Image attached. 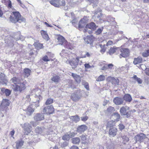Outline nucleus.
I'll use <instances>...</instances> for the list:
<instances>
[{
	"instance_id": "28",
	"label": "nucleus",
	"mask_w": 149,
	"mask_h": 149,
	"mask_svg": "<svg viewBox=\"0 0 149 149\" xmlns=\"http://www.w3.org/2000/svg\"><path fill=\"white\" fill-rule=\"evenodd\" d=\"M70 118L72 120V121L76 123H77L80 120V118L78 115L71 116L70 117Z\"/></svg>"
},
{
	"instance_id": "6",
	"label": "nucleus",
	"mask_w": 149,
	"mask_h": 149,
	"mask_svg": "<svg viewBox=\"0 0 149 149\" xmlns=\"http://www.w3.org/2000/svg\"><path fill=\"white\" fill-rule=\"evenodd\" d=\"M113 125L112 124L108 122L107 125V127H111L109 130V134L110 135L113 136H115L117 132V129L115 127H112Z\"/></svg>"
},
{
	"instance_id": "11",
	"label": "nucleus",
	"mask_w": 149,
	"mask_h": 149,
	"mask_svg": "<svg viewBox=\"0 0 149 149\" xmlns=\"http://www.w3.org/2000/svg\"><path fill=\"white\" fill-rule=\"evenodd\" d=\"M84 39L85 41V43L87 44H91L94 41V37L92 36H87L86 38H84Z\"/></svg>"
},
{
	"instance_id": "5",
	"label": "nucleus",
	"mask_w": 149,
	"mask_h": 149,
	"mask_svg": "<svg viewBox=\"0 0 149 149\" xmlns=\"http://www.w3.org/2000/svg\"><path fill=\"white\" fill-rule=\"evenodd\" d=\"M129 109V107L127 106H123L120 109V112L122 116H125L126 117L129 118L131 116L130 113L127 111Z\"/></svg>"
},
{
	"instance_id": "50",
	"label": "nucleus",
	"mask_w": 149,
	"mask_h": 149,
	"mask_svg": "<svg viewBox=\"0 0 149 149\" xmlns=\"http://www.w3.org/2000/svg\"><path fill=\"white\" fill-rule=\"evenodd\" d=\"M88 117L87 116H85L84 117H81V120L83 121H86L88 119Z\"/></svg>"
},
{
	"instance_id": "49",
	"label": "nucleus",
	"mask_w": 149,
	"mask_h": 149,
	"mask_svg": "<svg viewBox=\"0 0 149 149\" xmlns=\"http://www.w3.org/2000/svg\"><path fill=\"white\" fill-rule=\"evenodd\" d=\"M142 55L144 57H147L149 56V50H148L145 52H143Z\"/></svg>"
},
{
	"instance_id": "24",
	"label": "nucleus",
	"mask_w": 149,
	"mask_h": 149,
	"mask_svg": "<svg viewBox=\"0 0 149 149\" xmlns=\"http://www.w3.org/2000/svg\"><path fill=\"white\" fill-rule=\"evenodd\" d=\"M120 118V114L118 113H115L113 114L111 118H113L114 119V121H118Z\"/></svg>"
},
{
	"instance_id": "44",
	"label": "nucleus",
	"mask_w": 149,
	"mask_h": 149,
	"mask_svg": "<svg viewBox=\"0 0 149 149\" xmlns=\"http://www.w3.org/2000/svg\"><path fill=\"white\" fill-rule=\"evenodd\" d=\"M53 99L51 98L48 99L46 101L45 105H47L49 104H50L53 103Z\"/></svg>"
},
{
	"instance_id": "34",
	"label": "nucleus",
	"mask_w": 149,
	"mask_h": 149,
	"mask_svg": "<svg viewBox=\"0 0 149 149\" xmlns=\"http://www.w3.org/2000/svg\"><path fill=\"white\" fill-rule=\"evenodd\" d=\"M86 25V21L84 19H82L79 21V27L81 28L84 27Z\"/></svg>"
},
{
	"instance_id": "53",
	"label": "nucleus",
	"mask_w": 149,
	"mask_h": 149,
	"mask_svg": "<svg viewBox=\"0 0 149 149\" xmlns=\"http://www.w3.org/2000/svg\"><path fill=\"white\" fill-rule=\"evenodd\" d=\"M84 65L86 69L90 68L93 67V66L90 65L88 63H86Z\"/></svg>"
},
{
	"instance_id": "29",
	"label": "nucleus",
	"mask_w": 149,
	"mask_h": 149,
	"mask_svg": "<svg viewBox=\"0 0 149 149\" xmlns=\"http://www.w3.org/2000/svg\"><path fill=\"white\" fill-rule=\"evenodd\" d=\"M24 141L22 140H19L16 142V148L18 149L21 148L23 145Z\"/></svg>"
},
{
	"instance_id": "59",
	"label": "nucleus",
	"mask_w": 149,
	"mask_h": 149,
	"mask_svg": "<svg viewBox=\"0 0 149 149\" xmlns=\"http://www.w3.org/2000/svg\"><path fill=\"white\" fill-rule=\"evenodd\" d=\"M15 133V131L14 130H13L11 131L10 132V135L11 137H13L14 138V137H13V136L14 135V134Z\"/></svg>"
},
{
	"instance_id": "61",
	"label": "nucleus",
	"mask_w": 149,
	"mask_h": 149,
	"mask_svg": "<svg viewBox=\"0 0 149 149\" xmlns=\"http://www.w3.org/2000/svg\"><path fill=\"white\" fill-rule=\"evenodd\" d=\"M108 102H109V101H108L107 100H104L103 105L104 106H105V105H106L108 103Z\"/></svg>"
},
{
	"instance_id": "4",
	"label": "nucleus",
	"mask_w": 149,
	"mask_h": 149,
	"mask_svg": "<svg viewBox=\"0 0 149 149\" xmlns=\"http://www.w3.org/2000/svg\"><path fill=\"white\" fill-rule=\"evenodd\" d=\"M82 93L80 90L75 91L74 93L72 94L71 98L74 101H78L82 96Z\"/></svg>"
},
{
	"instance_id": "58",
	"label": "nucleus",
	"mask_w": 149,
	"mask_h": 149,
	"mask_svg": "<svg viewBox=\"0 0 149 149\" xmlns=\"http://www.w3.org/2000/svg\"><path fill=\"white\" fill-rule=\"evenodd\" d=\"M119 129L120 130H121L123 129L124 128L125 126L123 125L120 124L119 125Z\"/></svg>"
},
{
	"instance_id": "19",
	"label": "nucleus",
	"mask_w": 149,
	"mask_h": 149,
	"mask_svg": "<svg viewBox=\"0 0 149 149\" xmlns=\"http://www.w3.org/2000/svg\"><path fill=\"white\" fill-rule=\"evenodd\" d=\"M70 73L71 74V75L74 79L75 81L78 83H80L81 81V77L80 76L73 73Z\"/></svg>"
},
{
	"instance_id": "63",
	"label": "nucleus",
	"mask_w": 149,
	"mask_h": 149,
	"mask_svg": "<svg viewBox=\"0 0 149 149\" xmlns=\"http://www.w3.org/2000/svg\"><path fill=\"white\" fill-rule=\"evenodd\" d=\"M145 73L147 75L149 76V68H146Z\"/></svg>"
},
{
	"instance_id": "23",
	"label": "nucleus",
	"mask_w": 149,
	"mask_h": 149,
	"mask_svg": "<svg viewBox=\"0 0 149 149\" xmlns=\"http://www.w3.org/2000/svg\"><path fill=\"white\" fill-rule=\"evenodd\" d=\"M0 82L2 83L3 84H7V81L5 76L3 74H0Z\"/></svg>"
},
{
	"instance_id": "37",
	"label": "nucleus",
	"mask_w": 149,
	"mask_h": 149,
	"mask_svg": "<svg viewBox=\"0 0 149 149\" xmlns=\"http://www.w3.org/2000/svg\"><path fill=\"white\" fill-rule=\"evenodd\" d=\"M34 46L38 49H42L43 48L42 44L38 42H35L34 44Z\"/></svg>"
},
{
	"instance_id": "1",
	"label": "nucleus",
	"mask_w": 149,
	"mask_h": 149,
	"mask_svg": "<svg viewBox=\"0 0 149 149\" xmlns=\"http://www.w3.org/2000/svg\"><path fill=\"white\" fill-rule=\"evenodd\" d=\"M10 81L14 83L13 88L15 91L20 93L25 88V82L21 83L19 79L18 78L13 77L11 79Z\"/></svg>"
},
{
	"instance_id": "33",
	"label": "nucleus",
	"mask_w": 149,
	"mask_h": 149,
	"mask_svg": "<svg viewBox=\"0 0 149 149\" xmlns=\"http://www.w3.org/2000/svg\"><path fill=\"white\" fill-rule=\"evenodd\" d=\"M118 49H119L118 48L115 47H111L109 50L108 52L110 55H111L118 51Z\"/></svg>"
},
{
	"instance_id": "45",
	"label": "nucleus",
	"mask_w": 149,
	"mask_h": 149,
	"mask_svg": "<svg viewBox=\"0 0 149 149\" xmlns=\"http://www.w3.org/2000/svg\"><path fill=\"white\" fill-rule=\"evenodd\" d=\"M70 136L69 134H65L63 136L62 139L64 140L68 141L70 139Z\"/></svg>"
},
{
	"instance_id": "38",
	"label": "nucleus",
	"mask_w": 149,
	"mask_h": 149,
	"mask_svg": "<svg viewBox=\"0 0 149 149\" xmlns=\"http://www.w3.org/2000/svg\"><path fill=\"white\" fill-rule=\"evenodd\" d=\"M115 111V109L114 107L110 106L105 111L106 113H111Z\"/></svg>"
},
{
	"instance_id": "2",
	"label": "nucleus",
	"mask_w": 149,
	"mask_h": 149,
	"mask_svg": "<svg viewBox=\"0 0 149 149\" xmlns=\"http://www.w3.org/2000/svg\"><path fill=\"white\" fill-rule=\"evenodd\" d=\"M13 13L14 17L10 16L9 19L10 21L13 23H15L17 22L21 23L22 22L25 21V19L22 17L19 12H13Z\"/></svg>"
},
{
	"instance_id": "15",
	"label": "nucleus",
	"mask_w": 149,
	"mask_h": 149,
	"mask_svg": "<svg viewBox=\"0 0 149 149\" xmlns=\"http://www.w3.org/2000/svg\"><path fill=\"white\" fill-rule=\"evenodd\" d=\"M86 26V28H88L93 31L95 30L98 26L93 22H91L89 24H87Z\"/></svg>"
},
{
	"instance_id": "56",
	"label": "nucleus",
	"mask_w": 149,
	"mask_h": 149,
	"mask_svg": "<svg viewBox=\"0 0 149 149\" xmlns=\"http://www.w3.org/2000/svg\"><path fill=\"white\" fill-rule=\"evenodd\" d=\"M102 29H98L96 32V34L97 35L100 34L102 31Z\"/></svg>"
},
{
	"instance_id": "64",
	"label": "nucleus",
	"mask_w": 149,
	"mask_h": 149,
	"mask_svg": "<svg viewBox=\"0 0 149 149\" xmlns=\"http://www.w3.org/2000/svg\"><path fill=\"white\" fill-rule=\"evenodd\" d=\"M79 149V148L78 147H77L76 146H72L70 148V149Z\"/></svg>"
},
{
	"instance_id": "40",
	"label": "nucleus",
	"mask_w": 149,
	"mask_h": 149,
	"mask_svg": "<svg viewBox=\"0 0 149 149\" xmlns=\"http://www.w3.org/2000/svg\"><path fill=\"white\" fill-rule=\"evenodd\" d=\"M43 132V130L40 127H38L35 130V132L36 134H41Z\"/></svg>"
},
{
	"instance_id": "55",
	"label": "nucleus",
	"mask_w": 149,
	"mask_h": 149,
	"mask_svg": "<svg viewBox=\"0 0 149 149\" xmlns=\"http://www.w3.org/2000/svg\"><path fill=\"white\" fill-rule=\"evenodd\" d=\"M106 65L107 66V68H106L107 69H111L113 66V65L112 63Z\"/></svg>"
},
{
	"instance_id": "10",
	"label": "nucleus",
	"mask_w": 149,
	"mask_h": 149,
	"mask_svg": "<svg viewBox=\"0 0 149 149\" xmlns=\"http://www.w3.org/2000/svg\"><path fill=\"white\" fill-rule=\"evenodd\" d=\"M107 80L109 82H110L113 84L118 85L119 84V80L118 79H116L114 77H108Z\"/></svg>"
},
{
	"instance_id": "31",
	"label": "nucleus",
	"mask_w": 149,
	"mask_h": 149,
	"mask_svg": "<svg viewBox=\"0 0 149 149\" xmlns=\"http://www.w3.org/2000/svg\"><path fill=\"white\" fill-rule=\"evenodd\" d=\"M10 103V101L8 99H3L2 102L1 104L2 106H4L5 107H7L9 106Z\"/></svg>"
},
{
	"instance_id": "8",
	"label": "nucleus",
	"mask_w": 149,
	"mask_h": 149,
	"mask_svg": "<svg viewBox=\"0 0 149 149\" xmlns=\"http://www.w3.org/2000/svg\"><path fill=\"white\" fill-rule=\"evenodd\" d=\"M22 127L24 129L25 131L24 133L26 135H28L31 131L32 127L28 123H24Z\"/></svg>"
},
{
	"instance_id": "47",
	"label": "nucleus",
	"mask_w": 149,
	"mask_h": 149,
	"mask_svg": "<svg viewBox=\"0 0 149 149\" xmlns=\"http://www.w3.org/2000/svg\"><path fill=\"white\" fill-rule=\"evenodd\" d=\"M83 84L84 85V87L87 90H89V87L88 83L86 82L85 81H84L82 82Z\"/></svg>"
},
{
	"instance_id": "46",
	"label": "nucleus",
	"mask_w": 149,
	"mask_h": 149,
	"mask_svg": "<svg viewBox=\"0 0 149 149\" xmlns=\"http://www.w3.org/2000/svg\"><path fill=\"white\" fill-rule=\"evenodd\" d=\"M88 1L90 3H93L94 4V5H93V7H95L96 4L98 3L97 0H88Z\"/></svg>"
},
{
	"instance_id": "16",
	"label": "nucleus",
	"mask_w": 149,
	"mask_h": 149,
	"mask_svg": "<svg viewBox=\"0 0 149 149\" xmlns=\"http://www.w3.org/2000/svg\"><path fill=\"white\" fill-rule=\"evenodd\" d=\"M58 42L59 44L63 45L65 46L66 43V40L62 36L59 35L57 38Z\"/></svg>"
},
{
	"instance_id": "20",
	"label": "nucleus",
	"mask_w": 149,
	"mask_h": 149,
	"mask_svg": "<svg viewBox=\"0 0 149 149\" xmlns=\"http://www.w3.org/2000/svg\"><path fill=\"white\" fill-rule=\"evenodd\" d=\"M1 93H5L6 96H9L11 93V91L9 89H5L4 88H1Z\"/></svg>"
},
{
	"instance_id": "13",
	"label": "nucleus",
	"mask_w": 149,
	"mask_h": 149,
	"mask_svg": "<svg viewBox=\"0 0 149 149\" xmlns=\"http://www.w3.org/2000/svg\"><path fill=\"white\" fill-rule=\"evenodd\" d=\"M121 53L120 54V58H121L122 57L126 58L129 55V50L126 48H124L123 49V51H121Z\"/></svg>"
},
{
	"instance_id": "48",
	"label": "nucleus",
	"mask_w": 149,
	"mask_h": 149,
	"mask_svg": "<svg viewBox=\"0 0 149 149\" xmlns=\"http://www.w3.org/2000/svg\"><path fill=\"white\" fill-rule=\"evenodd\" d=\"M81 140L82 141V143L85 144L86 142V136L84 135H82L80 136Z\"/></svg>"
},
{
	"instance_id": "39",
	"label": "nucleus",
	"mask_w": 149,
	"mask_h": 149,
	"mask_svg": "<svg viewBox=\"0 0 149 149\" xmlns=\"http://www.w3.org/2000/svg\"><path fill=\"white\" fill-rule=\"evenodd\" d=\"M34 109L31 106H29L26 109V111L28 114L30 115L34 111Z\"/></svg>"
},
{
	"instance_id": "25",
	"label": "nucleus",
	"mask_w": 149,
	"mask_h": 149,
	"mask_svg": "<svg viewBox=\"0 0 149 149\" xmlns=\"http://www.w3.org/2000/svg\"><path fill=\"white\" fill-rule=\"evenodd\" d=\"M142 61V58L140 56H139L137 58H134L133 63L135 65H136L141 63Z\"/></svg>"
},
{
	"instance_id": "54",
	"label": "nucleus",
	"mask_w": 149,
	"mask_h": 149,
	"mask_svg": "<svg viewBox=\"0 0 149 149\" xmlns=\"http://www.w3.org/2000/svg\"><path fill=\"white\" fill-rule=\"evenodd\" d=\"M59 5L64 6L65 5V1L64 0L59 1Z\"/></svg>"
},
{
	"instance_id": "43",
	"label": "nucleus",
	"mask_w": 149,
	"mask_h": 149,
	"mask_svg": "<svg viewBox=\"0 0 149 149\" xmlns=\"http://www.w3.org/2000/svg\"><path fill=\"white\" fill-rule=\"evenodd\" d=\"M105 77L104 75H101L96 79V81H103L105 80Z\"/></svg>"
},
{
	"instance_id": "9",
	"label": "nucleus",
	"mask_w": 149,
	"mask_h": 149,
	"mask_svg": "<svg viewBox=\"0 0 149 149\" xmlns=\"http://www.w3.org/2000/svg\"><path fill=\"white\" fill-rule=\"evenodd\" d=\"M79 61V58L77 57L75 59H74L71 61H69V63L72 68H75L77 67Z\"/></svg>"
},
{
	"instance_id": "22",
	"label": "nucleus",
	"mask_w": 149,
	"mask_h": 149,
	"mask_svg": "<svg viewBox=\"0 0 149 149\" xmlns=\"http://www.w3.org/2000/svg\"><path fill=\"white\" fill-rule=\"evenodd\" d=\"M123 98V101L125 100L126 102H130L132 100L131 96L128 94H125Z\"/></svg>"
},
{
	"instance_id": "27",
	"label": "nucleus",
	"mask_w": 149,
	"mask_h": 149,
	"mask_svg": "<svg viewBox=\"0 0 149 149\" xmlns=\"http://www.w3.org/2000/svg\"><path fill=\"white\" fill-rule=\"evenodd\" d=\"M122 140H123L122 143L123 144H125L129 140V138L127 136L125 135H122L121 136Z\"/></svg>"
},
{
	"instance_id": "51",
	"label": "nucleus",
	"mask_w": 149,
	"mask_h": 149,
	"mask_svg": "<svg viewBox=\"0 0 149 149\" xmlns=\"http://www.w3.org/2000/svg\"><path fill=\"white\" fill-rule=\"evenodd\" d=\"M85 54L84 55V56H82V58H86L87 57H89L90 56L91 54L89 53V52H85Z\"/></svg>"
},
{
	"instance_id": "52",
	"label": "nucleus",
	"mask_w": 149,
	"mask_h": 149,
	"mask_svg": "<svg viewBox=\"0 0 149 149\" xmlns=\"http://www.w3.org/2000/svg\"><path fill=\"white\" fill-rule=\"evenodd\" d=\"M88 28H86H86L85 29H84V30L83 31L84 32H88L89 34H91L92 33V31L91 30H88Z\"/></svg>"
},
{
	"instance_id": "3",
	"label": "nucleus",
	"mask_w": 149,
	"mask_h": 149,
	"mask_svg": "<svg viewBox=\"0 0 149 149\" xmlns=\"http://www.w3.org/2000/svg\"><path fill=\"white\" fill-rule=\"evenodd\" d=\"M40 91L38 88L34 89L32 91V93H35V95L34 96V97L33 100V103H36L35 104V105L36 107H39L40 105L39 102L40 97V95L39 94Z\"/></svg>"
},
{
	"instance_id": "12",
	"label": "nucleus",
	"mask_w": 149,
	"mask_h": 149,
	"mask_svg": "<svg viewBox=\"0 0 149 149\" xmlns=\"http://www.w3.org/2000/svg\"><path fill=\"white\" fill-rule=\"evenodd\" d=\"M113 103L116 105H119L123 104V98L120 97H116L113 100Z\"/></svg>"
},
{
	"instance_id": "42",
	"label": "nucleus",
	"mask_w": 149,
	"mask_h": 149,
	"mask_svg": "<svg viewBox=\"0 0 149 149\" xmlns=\"http://www.w3.org/2000/svg\"><path fill=\"white\" fill-rule=\"evenodd\" d=\"M99 46L101 48L100 52L103 54L105 52L107 49L106 46H107L105 45H102L101 44H100Z\"/></svg>"
},
{
	"instance_id": "57",
	"label": "nucleus",
	"mask_w": 149,
	"mask_h": 149,
	"mask_svg": "<svg viewBox=\"0 0 149 149\" xmlns=\"http://www.w3.org/2000/svg\"><path fill=\"white\" fill-rule=\"evenodd\" d=\"M42 60L45 61H49L48 57L46 56L43 57Z\"/></svg>"
},
{
	"instance_id": "18",
	"label": "nucleus",
	"mask_w": 149,
	"mask_h": 149,
	"mask_svg": "<svg viewBox=\"0 0 149 149\" xmlns=\"http://www.w3.org/2000/svg\"><path fill=\"white\" fill-rule=\"evenodd\" d=\"M87 129L86 126L84 125H81L79 126L77 129V131L79 133H81L84 132Z\"/></svg>"
},
{
	"instance_id": "60",
	"label": "nucleus",
	"mask_w": 149,
	"mask_h": 149,
	"mask_svg": "<svg viewBox=\"0 0 149 149\" xmlns=\"http://www.w3.org/2000/svg\"><path fill=\"white\" fill-rule=\"evenodd\" d=\"M113 43L112 41L111 40L109 41L107 43V46L111 45Z\"/></svg>"
},
{
	"instance_id": "41",
	"label": "nucleus",
	"mask_w": 149,
	"mask_h": 149,
	"mask_svg": "<svg viewBox=\"0 0 149 149\" xmlns=\"http://www.w3.org/2000/svg\"><path fill=\"white\" fill-rule=\"evenodd\" d=\"M132 78L136 81L139 84H141L142 82V80L140 78L138 77L136 75H134Z\"/></svg>"
},
{
	"instance_id": "32",
	"label": "nucleus",
	"mask_w": 149,
	"mask_h": 149,
	"mask_svg": "<svg viewBox=\"0 0 149 149\" xmlns=\"http://www.w3.org/2000/svg\"><path fill=\"white\" fill-rule=\"evenodd\" d=\"M41 33L43 38L44 39L47 40H49V38L48 36L46 31L43 30H42L41 31Z\"/></svg>"
},
{
	"instance_id": "62",
	"label": "nucleus",
	"mask_w": 149,
	"mask_h": 149,
	"mask_svg": "<svg viewBox=\"0 0 149 149\" xmlns=\"http://www.w3.org/2000/svg\"><path fill=\"white\" fill-rule=\"evenodd\" d=\"M8 7L10 8H11L12 7V3L11 1L9 0V1L8 2Z\"/></svg>"
},
{
	"instance_id": "35",
	"label": "nucleus",
	"mask_w": 149,
	"mask_h": 149,
	"mask_svg": "<svg viewBox=\"0 0 149 149\" xmlns=\"http://www.w3.org/2000/svg\"><path fill=\"white\" fill-rule=\"evenodd\" d=\"M80 141V139L78 137L73 138L72 139V142L74 144H79Z\"/></svg>"
},
{
	"instance_id": "26",
	"label": "nucleus",
	"mask_w": 149,
	"mask_h": 149,
	"mask_svg": "<svg viewBox=\"0 0 149 149\" xmlns=\"http://www.w3.org/2000/svg\"><path fill=\"white\" fill-rule=\"evenodd\" d=\"M50 3L56 7H58L59 6V0H52L49 1Z\"/></svg>"
},
{
	"instance_id": "17",
	"label": "nucleus",
	"mask_w": 149,
	"mask_h": 149,
	"mask_svg": "<svg viewBox=\"0 0 149 149\" xmlns=\"http://www.w3.org/2000/svg\"><path fill=\"white\" fill-rule=\"evenodd\" d=\"M146 137L145 135L143 133H141L140 134L137 135L135 138L136 142L141 141L143 139Z\"/></svg>"
},
{
	"instance_id": "7",
	"label": "nucleus",
	"mask_w": 149,
	"mask_h": 149,
	"mask_svg": "<svg viewBox=\"0 0 149 149\" xmlns=\"http://www.w3.org/2000/svg\"><path fill=\"white\" fill-rule=\"evenodd\" d=\"M54 111V108L52 105L45 106L43 108L44 113L50 114L53 113Z\"/></svg>"
},
{
	"instance_id": "14",
	"label": "nucleus",
	"mask_w": 149,
	"mask_h": 149,
	"mask_svg": "<svg viewBox=\"0 0 149 149\" xmlns=\"http://www.w3.org/2000/svg\"><path fill=\"white\" fill-rule=\"evenodd\" d=\"M101 12V10L100 9H98L97 10L93 11L92 14H94L93 16V18L97 17V18H100L102 15V13Z\"/></svg>"
},
{
	"instance_id": "21",
	"label": "nucleus",
	"mask_w": 149,
	"mask_h": 149,
	"mask_svg": "<svg viewBox=\"0 0 149 149\" xmlns=\"http://www.w3.org/2000/svg\"><path fill=\"white\" fill-rule=\"evenodd\" d=\"M44 118V115L43 114L37 113L34 117L35 120L37 121L42 120Z\"/></svg>"
},
{
	"instance_id": "36",
	"label": "nucleus",
	"mask_w": 149,
	"mask_h": 149,
	"mask_svg": "<svg viewBox=\"0 0 149 149\" xmlns=\"http://www.w3.org/2000/svg\"><path fill=\"white\" fill-rule=\"evenodd\" d=\"M60 79V77L58 75L53 76L51 79L55 83H58Z\"/></svg>"
},
{
	"instance_id": "30",
	"label": "nucleus",
	"mask_w": 149,
	"mask_h": 149,
	"mask_svg": "<svg viewBox=\"0 0 149 149\" xmlns=\"http://www.w3.org/2000/svg\"><path fill=\"white\" fill-rule=\"evenodd\" d=\"M24 70L25 77H28L30 74L31 72V70L27 68L24 69Z\"/></svg>"
}]
</instances>
